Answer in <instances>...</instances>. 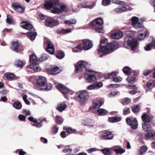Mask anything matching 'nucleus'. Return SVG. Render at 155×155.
<instances>
[{"label": "nucleus", "mask_w": 155, "mask_h": 155, "mask_svg": "<svg viewBox=\"0 0 155 155\" xmlns=\"http://www.w3.org/2000/svg\"><path fill=\"white\" fill-rule=\"evenodd\" d=\"M147 150V147L146 145L142 146L138 150V155H143Z\"/></svg>", "instance_id": "33"}, {"label": "nucleus", "mask_w": 155, "mask_h": 155, "mask_svg": "<svg viewBox=\"0 0 155 155\" xmlns=\"http://www.w3.org/2000/svg\"><path fill=\"white\" fill-rule=\"evenodd\" d=\"M148 32L147 31L145 30L142 29L138 31V39L139 40H143L146 37Z\"/></svg>", "instance_id": "16"}, {"label": "nucleus", "mask_w": 155, "mask_h": 155, "mask_svg": "<svg viewBox=\"0 0 155 155\" xmlns=\"http://www.w3.org/2000/svg\"><path fill=\"white\" fill-rule=\"evenodd\" d=\"M66 130L67 133L69 134L75 133L77 132V130L76 129H72L71 127L67 128L66 129Z\"/></svg>", "instance_id": "45"}, {"label": "nucleus", "mask_w": 155, "mask_h": 155, "mask_svg": "<svg viewBox=\"0 0 155 155\" xmlns=\"http://www.w3.org/2000/svg\"><path fill=\"white\" fill-rule=\"evenodd\" d=\"M45 25L48 27H53L59 25L58 20H55L51 18H46L45 20Z\"/></svg>", "instance_id": "6"}, {"label": "nucleus", "mask_w": 155, "mask_h": 155, "mask_svg": "<svg viewBox=\"0 0 155 155\" xmlns=\"http://www.w3.org/2000/svg\"><path fill=\"white\" fill-rule=\"evenodd\" d=\"M131 70V69L127 66H125L123 69L124 73L128 75H130Z\"/></svg>", "instance_id": "37"}, {"label": "nucleus", "mask_w": 155, "mask_h": 155, "mask_svg": "<svg viewBox=\"0 0 155 155\" xmlns=\"http://www.w3.org/2000/svg\"><path fill=\"white\" fill-rule=\"evenodd\" d=\"M14 64L17 67H22L25 65V63L22 61L18 60L15 62Z\"/></svg>", "instance_id": "35"}, {"label": "nucleus", "mask_w": 155, "mask_h": 155, "mask_svg": "<svg viewBox=\"0 0 155 155\" xmlns=\"http://www.w3.org/2000/svg\"><path fill=\"white\" fill-rule=\"evenodd\" d=\"M132 24L134 26L139 21V19L137 17L134 16L131 18Z\"/></svg>", "instance_id": "46"}, {"label": "nucleus", "mask_w": 155, "mask_h": 155, "mask_svg": "<svg viewBox=\"0 0 155 155\" xmlns=\"http://www.w3.org/2000/svg\"><path fill=\"white\" fill-rule=\"evenodd\" d=\"M110 0H103L102 4L104 6L108 5L110 4Z\"/></svg>", "instance_id": "56"}, {"label": "nucleus", "mask_w": 155, "mask_h": 155, "mask_svg": "<svg viewBox=\"0 0 155 155\" xmlns=\"http://www.w3.org/2000/svg\"><path fill=\"white\" fill-rule=\"evenodd\" d=\"M115 152L116 155L118 153L122 154L125 152V150L120 147L116 148L115 147H113V151Z\"/></svg>", "instance_id": "32"}, {"label": "nucleus", "mask_w": 155, "mask_h": 155, "mask_svg": "<svg viewBox=\"0 0 155 155\" xmlns=\"http://www.w3.org/2000/svg\"><path fill=\"white\" fill-rule=\"evenodd\" d=\"M142 125L143 130L145 131H147L148 129L150 127V124L149 123H144Z\"/></svg>", "instance_id": "44"}, {"label": "nucleus", "mask_w": 155, "mask_h": 155, "mask_svg": "<svg viewBox=\"0 0 155 155\" xmlns=\"http://www.w3.org/2000/svg\"><path fill=\"white\" fill-rule=\"evenodd\" d=\"M121 118L120 117H109L108 120L111 123H115L120 121Z\"/></svg>", "instance_id": "30"}, {"label": "nucleus", "mask_w": 155, "mask_h": 155, "mask_svg": "<svg viewBox=\"0 0 155 155\" xmlns=\"http://www.w3.org/2000/svg\"><path fill=\"white\" fill-rule=\"evenodd\" d=\"M155 81L150 80L147 83V86L148 89L152 88L154 87Z\"/></svg>", "instance_id": "34"}, {"label": "nucleus", "mask_w": 155, "mask_h": 155, "mask_svg": "<svg viewBox=\"0 0 155 155\" xmlns=\"http://www.w3.org/2000/svg\"><path fill=\"white\" fill-rule=\"evenodd\" d=\"M84 49L87 50L91 49L93 46L92 42L90 40L85 39L82 40Z\"/></svg>", "instance_id": "11"}, {"label": "nucleus", "mask_w": 155, "mask_h": 155, "mask_svg": "<svg viewBox=\"0 0 155 155\" xmlns=\"http://www.w3.org/2000/svg\"><path fill=\"white\" fill-rule=\"evenodd\" d=\"M123 115H127L130 113V108L126 107L123 109Z\"/></svg>", "instance_id": "49"}, {"label": "nucleus", "mask_w": 155, "mask_h": 155, "mask_svg": "<svg viewBox=\"0 0 155 155\" xmlns=\"http://www.w3.org/2000/svg\"><path fill=\"white\" fill-rule=\"evenodd\" d=\"M11 48L12 50L17 53L20 52L23 50V47L19 45L17 41L12 42Z\"/></svg>", "instance_id": "10"}, {"label": "nucleus", "mask_w": 155, "mask_h": 155, "mask_svg": "<svg viewBox=\"0 0 155 155\" xmlns=\"http://www.w3.org/2000/svg\"><path fill=\"white\" fill-rule=\"evenodd\" d=\"M65 54L64 52L62 51H59L58 53L56 55V57L58 59H61L63 58Z\"/></svg>", "instance_id": "40"}, {"label": "nucleus", "mask_w": 155, "mask_h": 155, "mask_svg": "<svg viewBox=\"0 0 155 155\" xmlns=\"http://www.w3.org/2000/svg\"><path fill=\"white\" fill-rule=\"evenodd\" d=\"M29 61L31 64L39 63V61L38 60L36 57L35 54H32L30 55L29 57Z\"/></svg>", "instance_id": "24"}, {"label": "nucleus", "mask_w": 155, "mask_h": 155, "mask_svg": "<svg viewBox=\"0 0 155 155\" xmlns=\"http://www.w3.org/2000/svg\"><path fill=\"white\" fill-rule=\"evenodd\" d=\"M126 123L131 127V128L133 130L137 129L138 127V121L136 118L131 119L130 117H127L126 119Z\"/></svg>", "instance_id": "5"}, {"label": "nucleus", "mask_w": 155, "mask_h": 155, "mask_svg": "<svg viewBox=\"0 0 155 155\" xmlns=\"http://www.w3.org/2000/svg\"><path fill=\"white\" fill-rule=\"evenodd\" d=\"M130 8L128 5H126L123 6L122 8H115L114 9V11L115 12H121L128 11Z\"/></svg>", "instance_id": "25"}, {"label": "nucleus", "mask_w": 155, "mask_h": 155, "mask_svg": "<svg viewBox=\"0 0 155 155\" xmlns=\"http://www.w3.org/2000/svg\"><path fill=\"white\" fill-rule=\"evenodd\" d=\"M89 4L88 2H83L81 5L82 8L91 9L95 5V3L94 2H91Z\"/></svg>", "instance_id": "17"}, {"label": "nucleus", "mask_w": 155, "mask_h": 155, "mask_svg": "<svg viewBox=\"0 0 155 155\" xmlns=\"http://www.w3.org/2000/svg\"><path fill=\"white\" fill-rule=\"evenodd\" d=\"M18 118L20 121L24 122L26 121V117L24 115L20 114L18 116Z\"/></svg>", "instance_id": "51"}, {"label": "nucleus", "mask_w": 155, "mask_h": 155, "mask_svg": "<svg viewBox=\"0 0 155 155\" xmlns=\"http://www.w3.org/2000/svg\"><path fill=\"white\" fill-rule=\"evenodd\" d=\"M47 42V47L46 50L50 54H53L55 51L53 45L50 41H48Z\"/></svg>", "instance_id": "13"}, {"label": "nucleus", "mask_w": 155, "mask_h": 155, "mask_svg": "<svg viewBox=\"0 0 155 155\" xmlns=\"http://www.w3.org/2000/svg\"><path fill=\"white\" fill-rule=\"evenodd\" d=\"M58 128L57 127L56 125H54L52 128V130L54 133H53V134H56L58 132Z\"/></svg>", "instance_id": "61"}, {"label": "nucleus", "mask_w": 155, "mask_h": 155, "mask_svg": "<svg viewBox=\"0 0 155 155\" xmlns=\"http://www.w3.org/2000/svg\"><path fill=\"white\" fill-rule=\"evenodd\" d=\"M63 120L62 118L59 116H57L55 118V122L58 125H61L62 124Z\"/></svg>", "instance_id": "39"}, {"label": "nucleus", "mask_w": 155, "mask_h": 155, "mask_svg": "<svg viewBox=\"0 0 155 155\" xmlns=\"http://www.w3.org/2000/svg\"><path fill=\"white\" fill-rule=\"evenodd\" d=\"M127 79L129 83H133L136 81V78L135 77H133L130 78H128Z\"/></svg>", "instance_id": "54"}, {"label": "nucleus", "mask_w": 155, "mask_h": 155, "mask_svg": "<svg viewBox=\"0 0 155 155\" xmlns=\"http://www.w3.org/2000/svg\"><path fill=\"white\" fill-rule=\"evenodd\" d=\"M66 105L64 102L59 103L58 104L56 109L59 111L62 112L66 108Z\"/></svg>", "instance_id": "26"}, {"label": "nucleus", "mask_w": 155, "mask_h": 155, "mask_svg": "<svg viewBox=\"0 0 155 155\" xmlns=\"http://www.w3.org/2000/svg\"><path fill=\"white\" fill-rule=\"evenodd\" d=\"M117 73L116 71L112 72L110 73V79L113 78L117 75Z\"/></svg>", "instance_id": "63"}, {"label": "nucleus", "mask_w": 155, "mask_h": 155, "mask_svg": "<svg viewBox=\"0 0 155 155\" xmlns=\"http://www.w3.org/2000/svg\"><path fill=\"white\" fill-rule=\"evenodd\" d=\"M122 79L120 77L118 76L114 78L113 79V81L115 82H119L122 81Z\"/></svg>", "instance_id": "53"}, {"label": "nucleus", "mask_w": 155, "mask_h": 155, "mask_svg": "<svg viewBox=\"0 0 155 155\" xmlns=\"http://www.w3.org/2000/svg\"><path fill=\"white\" fill-rule=\"evenodd\" d=\"M74 66L75 67V71L76 73L81 72L85 67V62L83 61H79L75 64Z\"/></svg>", "instance_id": "7"}, {"label": "nucleus", "mask_w": 155, "mask_h": 155, "mask_svg": "<svg viewBox=\"0 0 155 155\" xmlns=\"http://www.w3.org/2000/svg\"><path fill=\"white\" fill-rule=\"evenodd\" d=\"M118 47V43L116 41H112L109 44H104L101 41L99 48L97 50V52L100 55H105L116 49Z\"/></svg>", "instance_id": "1"}, {"label": "nucleus", "mask_w": 155, "mask_h": 155, "mask_svg": "<svg viewBox=\"0 0 155 155\" xmlns=\"http://www.w3.org/2000/svg\"><path fill=\"white\" fill-rule=\"evenodd\" d=\"M112 2L117 4H123L124 5L125 3L124 2H121L120 1L116 0H111Z\"/></svg>", "instance_id": "60"}, {"label": "nucleus", "mask_w": 155, "mask_h": 155, "mask_svg": "<svg viewBox=\"0 0 155 155\" xmlns=\"http://www.w3.org/2000/svg\"><path fill=\"white\" fill-rule=\"evenodd\" d=\"M97 26L102 25L103 23V21L101 18H98L95 19Z\"/></svg>", "instance_id": "43"}, {"label": "nucleus", "mask_w": 155, "mask_h": 155, "mask_svg": "<svg viewBox=\"0 0 155 155\" xmlns=\"http://www.w3.org/2000/svg\"><path fill=\"white\" fill-rule=\"evenodd\" d=\"M97 112L99 113V114L101 115H106L107 113V110L102 108L98 109Z\"/></svg>", "instance_id": "41"}, {"label": "nucleus", "mask_w": 155, "mask_h": 155, "mask_svg": "<svg viewBox=\"0 0 155 155\" xmlns=\"http://www.w3.org/2000/svg\"><path fill=\"white\" fill-rule=\"evenodd\" d=\"M48 58L47 56L45 54H43L40 58L39 60L41 62L46 60Z\"/></svg>", "instance_id": "55"}, {"label": "nucleus", "mask_w": 155, "mask_h": 155, "mask_svg": "<svg viewBox=\"0 0 155 155\" xmlns=\"http://www.w3.org/2000/svg\"><path fill=\"white\" fill-rule=\"evenodd\" d=\"M76 21L73 19L72 20H66L64 21V23L66 25H68V26H71L72 25L75 24L76 23Z\"/></svg>", "instance_id": "42"}, {"label": "nucleus", "mask_w": 155, "mask_h": 155, "mask_svg": "<svg viewBox=\"0 0 155 155\" xmlns=\"http://www.w3.org/2000/svg\"><path fill=\"white\" fill-rule=\"evenodd\" d=\"M53 6H54L59 4V0H50Z\"/></svg>", "instance_id": "52"}, {"label": "nucleus", "mask_w": 155, "mask_h": 155, "mask_svg": "<svg viewBox=\"0 0 155 155\" xmlns=\"http://www.w3.org/2000/svg\"><path fill=\"white\" fill-rule=\"evenodd\" d=\"M113 137V135L111 132L106 131L101 135V137L102 140H110Z\"/></svg>", "instance_id": "14"}, {"label": "nucleus", "mask_w": 155, "mask_h": 155, "mask_svg": "<svg viewBox=\"0 0 155 155\" xmlns=\"http://www.w3.org/2000/svg\"><path fill=\"white\" fill-rule=\"evenodd\" d=\"M127 35L124 38V46L127 48L126 46L130 47L132 50H135L138 45L137 40L134 39L133 37L134 35V32L132 31H128L126 32Z\"/></svg>", "instance_id": "2"}, {"label": "nucleus", "mask_w": 155, "mask_h": 155, "mask_svg": "<svg viewBox=\"0 0 155 155\" xmlns=\"http://www.w3.org/2000/svg\"><path fill=\"white\" fill-rule=\"evenodd\" d=\"M25 23V24L24 25H21V26L23 28L29 31H31L32 29L33 28V26L29 22L23 21L21 23Z\"/></svg>", "instance_id": "23"}, {"label": "nucleus", "mask_w": 155, "mask_h": 155, "mask_svg": "<svg viewBox=\"0 0 155 155\" xmlns=\"http://www.w3.org/2000/svg\"><path fill=\"white\" fill-rule=\"evenodd\" d=\"M143 23L142 22H137L133 26L136 29L139 28H143L144 27L143 26Z\"/></svg>", "instance_id": "48"}, {"label": "nucleus", "mask_w": 155, "mask_h": 155, "mask_svg": "<svg viewBox=\"0 0 155 155\" xmlns=\"http://www.w3.org/2000/svg\"><path fill=\"white\" fill-rule=\"evenodd\" d=\"M71 29H58L57 31V33L58 34H66L68 33H71Z\"/></svg>", "instance_id": "31"}, {"label": "nucleus", "mask_w": 155, "mask_h": 155, "mask_svg": "<svg viewBox=\"0 0 155 155\" xmlns=\"http://www.w3.org/2000/svg\"><path fill=\"white\" fill-rule=\"evenodd\" d=\"M123 33L121 31H118L112 34L111 37L114 39H118L120 38L122 36Z\"/></svg>", "instance_id": "18"}, {"label": "nucleus", "mask_w": 155, "mask_h": 155, "mask_svg": "<svg viewBox=\"0 0 155 155\" xmlns=\"http://www.w3.org/2000/svg\"><path fill=\"white\" fill-rule=\"evenodd\" d=\"M95 31L98 33H103L104 32V30L102 27H98L95 29Z\"/></svg>", "instance_id": "59"}, {"label": "nucleus", "mask_w": 155, "mask_h": 155, "mask_svg": "<svg viewBox=\"0 0 155 155\" xmlns=\"http://www.w3.org/2000/svg\"><path fill=\"white\" fill-rule=\"evenodd\" d=\"M13 106L17 109H20L21 108L22 105L20 102L16 101L13 103Z\"/></svg>", "instance_id": "38"}, {"label": "nucleus", "mask_w": 155, "mask_h": 155, "mask_svg": "<svg viewBox=\"0 0 155 155\" xmlns=\"http://www.w3.org/2000/svg\"><path fill=\"white\" fill-rule=\"evenodd\" d=\"M35 123V124H33L32 125L33 126L37 128H40L42 126V124L40 122L38 123L37 122V123Z\"/></svg>", "instance_id": "62"}, {"label": "nucleus", "mask_w": 155, "mask_h": 155, "mask_svg": "<svg viewBox=\"0 0 155 155\" xmlns=\"http://www.w3.org/2000/svg\"><path fill=\"white\" fill-rule=\"evenodd\" d=\"M141 118L144 123L150 124L151 121L150 117L146 113L142 115Z\"/></svg>", "instance_id": "21"}, {"label": "nucleus", "mask_w": 155, "mask_h": 155, "mask_svg": "<svg viewBox=\"0 0 155 155\" xmlns=\"http://www.w3.org/2000/svg\"><path fill=\"white\" fill-rule=\"evenodd\" d=\"M12 5L14 10L16 12L22 13L25 11V8L19 2H14Z\"/></svg>", "instance_id": "8"}, {"label": "nucleus", "mask_w": 155, "mask_h": 155, "mask_svg": "<svg viewBox=\"0 0 155 155\" xmlns=\"http://www.w3.org/2000/svg\"><path fill=\"white\" fill-rule=\"evenodd\" d=\"M84 75L86 80L89 83H92L96 80L95 76L93 74L85 73Z\"/></svg>", "instance_id": "15"}, {"label": "nucleus", "mask_w": 155, "mask_h": 155, "mask_svg": "<svg viewBox=\"0 0 155 155\" xmlns=\"http://www.w3.org/2000/svg\"><path fill=\"white\" fill-rule=\"evenodd\" d=\"M100 150V149H98L95 148H92L89 149L87 150L88 153H91L92 152L95 151H96Z\"/></svg>", "instance_id": "58"}, {"label": "nucleus", "mask_w": 155, "mask_h": 155, "mask_svg": "<svg viewBox=\"0 0 155 155\" xmlns=\"http://www.w3.org/2000/svg\"><path fill=\"white\" fill-rule=\"evenodd\" d=\"M53 6L50 0H46L44 5V8L45 9L49 10L53 8Z\"/></svg>", "instance_id": "28"}, {"label": "nucleus", "mask_w": 155, "mask_h": 155, "mask_svg": "<svg viewBox=\"0 0 155 155\" xmlns=\"http://www.w3.org/2000/svg\"><path fill=\"white\" fill-rule=\"evenodd\" d=\"M6 22L9 24L13 25L14 22L12 20L13 17L10 15H7Z\"/></svg>", "instance_id": "36"}, {"label": "nucleus", "mask_w": 155, "mask_h": 155, "mask_svg": "<svg viewBox=\"0 0 155 155\" xmlns=\"http://www.w3.org/2000/svg\"><path fill=\"white\" fill-rule=\"evenodd\" d=\"M48 73L51 75H56L61 71V70L57 66L55 65L51 66L47 69Z\"/></svg>", "instance_id": "9"}, {"label": "nucleus", "mask_w": 155, "mask_h": 155, "mask_svg": "<svg viewBox=\"0 0 155 155\" xmlns=\"http://www.w3.org/2000/svg\"><path fill=\"white\" fill-rule=\"evenodd\" d=\"M132 111L134 113H137L140 111V108L139 105H137L135 107L132 106L131 107Z\"/></svg>", "instance_id": "47"}, {"label": "nucleus", "mask_w": 155, "mask_h": 155, "mask_svg": "<svg viewBox=\"0 0 155 155\" xmlns=\"http://www.w3.org/2000/svg\"><path fill=\"white\" fill-rule=\"evenodd\" d=\"M89 92L86 90H82L77 92L74 97L75 100L79 102L85 103L89 97Z\"/></svg>", "instance_id": "4"}, {"label": "nucleus", "mask_w": 155, "mask_h": 155, "mask_svg": "<svg viewBox=\"0 0 155 155\" xmlns=\"http://www.w3.org/2000/svg\"><path fill=\"white\" fill-rule=\"evenodd\" d=\"M39 63L30 64L29 65V68L33 70L35 72H39L41 71V68L39 67Z\"/></svg>", "instance_id": "22"}, {"label": "nucleus", "mask_w": 155, "mask_h": 155, "mask_svg": "<svg viewBox=\"0 0 155 155\" xmlns=\"http://www.w3.org/2000/svg\"><path fill=\"white\" fill-rule=\"evenodd\" d=\"M56 87L63 94H67L69 92V89L62 84H58Z\"/></svg>", "instance_id": "12"}, {"label": "nucleus", "mask_w": 155, "mask_h": 155, "mask_svg": "<svg viewBox=\"0 0 155 155\" xmlns=\"http://www.w3.org/2000/svg\"><path fill=\"white\" fill-rule=\"evenodd\" d=\"M15 75L13 73L8 72L6 73L4 75V78H5L9 80H12L15 78Z\"/></svg>", "instance_id": "29"}, {"label": "nucleus", "mask_w": 155, "mask_h": 155, "mask_svg": "<svg viewBox=\"0 0 155 155\" xmlns=\"http://www.w3.org/2000/svg\"><path fill=\"white\" fill-rule=\"evenodd\" d=\"M61 10L57 8H54L52 9L51 10L52 13L54 14L59 13L60 12Z\"/></svg>", "instance_id": "50"}, {"label": "nucleus", "mask_w": 155, "mask_h": 155, "mask_svg": "<svg viewBox=\"0 0 155 155\" xmlns=\"http://www.w3.org/2000/svg\"><path fill=\"white\" fill-rule=\"evenodd\" d=\"M24 34H26L28 38L30 39L31 41H33L35 38L36 36L37 35V33L36 32L31 31L28 32L27 33H23Z\"/></svg>", "instance_id": "20"}, {"label": "nucleus", "mask_w": 155, "mask_h": 155, "mask_svg": "<svg viewBox=\"0 0 155 155\" xmlns=\"http://www.w3.org/2000/svg\"><path fill=\"white\" fill-rule=\"evenodd\" d=\"M144 137L146 139L152 138L153 140L155 139V132L153 130H150Z\"/></svg>", "instance_id": "19"}, {"label": "nucleus", "mask_w": 155, "mask_h": 155, "mask_svg": "<svg viewBox=\"0 0 155 155\" xmlns=\"http://www.w3.org/2000/svg\"><path fill=\"white\" fill-rule=\"evenodd\" d=\"M36 81L37 86L41 89L48 91L52 89V84L47 83L45 78L40 76L36 78Z\"/></svg>", "instance_id": "3"}, {"label": "nucleus", "mask_w": 155, "mask_h": 155, "mask_svg": "<svg viewBox=\"0 0 155 155\" xmlns=\"http://www.w3.org/2000/svg\"><path fill=\"white\" fill-rule=\"evenodd\" d=\"M104 155H110L113 151V147L110 148H104L103 149L100 150Z\"/></svg>", "instance_id": "27"}, {"label": "nucleus", "mask_w": 155, "mask_h": 155, "mask_svg": "<svg viewBox=\"0 0 155 155\" xmlns=\"http://www.w3.org/2000/svg\"><path fill=\"white\" fill-rule=\"evenodd\" d=\"M151 47H152L150 44H147L146 46L144 47V49L146 51H149L151 50Z\"/></svg>", "instance_id": "64"}, {"label": "nucleus", "mask_w": 155, "mask_h": 155, "mask_svg": "<svg viewBox=\"0 0 155 155\" xmlns=\"http://www.w3.org/2000/svg\"><path fill=\"white\" fill-rule=\"evenodd\" d=\"M28 120L34 123H37V120L36 119H35L33 117L30 116L28 117Z\"/></svg>", "instance_id": "57"}]
</instances>
